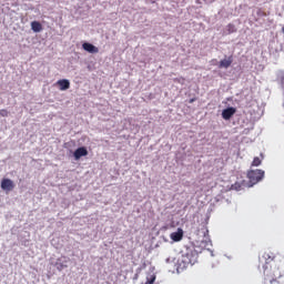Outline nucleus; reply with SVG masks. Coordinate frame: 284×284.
Wrapping results in <instances>:
<instances>
[{"label":"nucleus","mask_w":284,"mask_h":284,"mask_svg":"<svg viewBox=\"0 0 284 284\" xmlns=\"http://www.w3.org/2000/svg\"><path fill=\"white\" fill-rule=\"evenodd\" d=\"M263 270L264 284H283V268L276 263L272 252H265L258 260V270Z\"/></svg>","instance_id":"nucleus-1"},{"label":"nucleus","mask_w":284,"mask_h":284,"mask_svg":"<svg viewBox=\"0 0 284 284\" xmlns=\"http://www.w3.org/2000/svg\"><path fill=\"white\" fill-rule=\"evenodd\" d=\"M199 261V252L196 250L187 247L179 260V267L185 270L192 265H195Z\"/></svg>","instance_id":"nucleus-2"},{"label":"nucleus","mask_w":284,"mask_h":284,"mask_svg":"<svg viewBox=\"0 0 284 284\" xmlns=\"http://www.w3.org/2000/svg\"><path fill=\"white\" fill-rule=\"evenodd\" d=\"M265 176V171L263 170H250L247 172V179L251 183V185H256V183L263 181V178Z\"/></svg>","instance_id":"nucleus-3"},{"label":"nucleus","mask_w":284,"mask_h":284,"mask_svg":"<svg viewBox=\"0 0 284 284\" xmlns=\"http://www.w3.org/2000/svg\"><path fill=\"white\" fill-rule=\"evenodd\" d=\"M1 190L4 192H12L14 190V182L10 179H2Z\"/></svg>","instance_id":"nucleus-4"},{"label":"nucleus","mask_w":284,"mask_h":284,"mask_svg":"<svg viewBox=\"0 0 284 284\" xmlns=\"http://www.w3.org/2000/svg\"><path fill=\"white\" fill-rule=\"evenodd\" d=\"M183 234H184L183 229L179 227L175 232H172L170 234V239L174 243H179V242L183 241Z\"/></svg>","instance_id":"nucleus-5"},{"label":"nucleus","mask_w":284,"mask_h":284,"mask_svg":"<svg viewBox=\"0 0 284 284\" xmlns=\"http://www.w3.org/2000/svg\"><path fill=\"white\" fill-rule=\"evenodd\" d=\"M235 114H236V108L234 106H230L222 111V118L224 119V121H230L231 118Z\"/></svg>","instance_id":"nucleus-6"},{"label":"nucleus","mask_w":284,"mask_h":284,"mask_svg":"<svg viewBox=\"0 0 284 284\" xmlns=\"http://www.w3.org/2000/svg\"><path fill=\"white\" fill-rule=\"evenodd\" d=\"M83 50H85V52H90V54H98L99 52V48H97L94 44L90 43V42H84L82 44Z\"/></svg>","instance_id":"nucleus-7"},{"label":"nucleus","mask_w":284,"mask_h":284,"mask_svg":"<svg viewBox=\"0 0 284 284\" xmlns=\"http://www.w3.org/2000/svg\"><path fill=\"white\" fill-rule=\"evenodd\" d=\"M73 156H74L75 161H79V159H81V156H88V149H85V146L78 148L74 151Z\"/></svg>","instance_id":"nucleus-8"},{"label":"nucleus","mask_w":284,"mask_h":284,"mask_svg":"<svg viewBox=\"0 0 284 284\" xmlns=\"http://www.w3.org/2000/svg\"><path fill=\"white\" fill-rule=\"evenodd\" d=\"M57 85H59V90H61L62 92L65 90H70V80L68 79L58 80Z\"/></svg>","instance_id":"nucleus-9"},{"label":"nucleus","mask_w":284,"mask_h":284,"mask_svg":"<svg viewBox=\"0 0 284 284\" xmlns=\"http://www.w3.org/2000/svg\"><path fill=\"white\" fill-rule=\"evenodd\" d=\"M232 63H233V59H232V57H229L227 59L220 61L219 68L227 69V68H230V65H232Z\"/></svg>","instance_id":"nucleus-10"},{"label":"nucleus","mask_w":284,"mask_h":284,"mask_svg":"<svg viewBox=\"0 0 284 284\" xmlns=\"http://www.w3.org/2000/svg\"><path fill=\"white\" fill-rule=\"evenodd\" d=\"M31 30L33 32H41V30H43V26L39 21H32L31 22Z\"/></svg>","instance_id":"nucleus-11"},{"label":"nucleus","mask_w":284,"mask_h":284,"mask_svg":"<svg viewBox=\"0 0 284 284\" xmlns=\"http://www.w3.org/2000/svg\"><path fill=\"white\" fill-rule=\"evenodd\" d=\"M263 163V154H261V158L255 156L252 161V168H258Z\"/></svg>","instance_id":"nucleus-12"},{"label":"nucleus","mask_w":284,"mask_h":284,"mask_svg":"<svg viewBox=\"0 0 284 284\" xmlns=\"http://www.w3.org/2000/svg\"><path fill=\"white\" fill-rule=\"evenodd\" d=\"M226 30L229 32V34H234V32H236V27L232 23L227 24Z\"/></svg>","instance_id":"nucleus-13"},{"label":"nucleus","mask_w":284,"mask_h":284,"mask_svg":"<svg viewBox=\"0 0 284 284\" xmlns=\"http://www.w3.org/2000/svg\"><path fill=\"white\" fill-rule=\"evenodd\" d=\"M154 281H156V276L152 275L151 277H149L146 280V282H144L142 284H154Z\"/></svg>","instance_id":"nucleus-14"},{"label":"nucleus","mask_w":284,"mask_h":284,"mask_svg":"<svg viewBox=\"0 0 284 284\" xmlns=\"http://www.w3.org/2000/svg\"><path fill=\"white\" fill-rule=\"evenodd\" d=\"M9 114H10V112H8V110H6V109L0 110V116H8Z\"/></svg>","instance_id":"nucleus-15"},{"label":"nucleus","mask_w":284,"mask_h":284,"mask_svg":"<svg viewBox=\"0 0 284 284\" xmlns=\"http://www.w3.org/2000/svg\"><path fill=\"white\" fill-rule=\"evenodd\" d=\"M64 267H68V265L58 264V270H59V272H61L62 270H64Z\"/></svg>","instance_id":"nucleus-16"},{"label":"nucleus","mask_w":284,"mask_h":284,"mask_svg":"<svg viewBox=\"0 0 284 284\" xmlns=\"http://www.w3.org/2000/svg\"><path fill=\"white\" fill-rule=\"evenodd\" d=\"M190 103H194V99H191V100H190Z\"/></svg>","instance_id":"nucleus-17"}]
</instances>
